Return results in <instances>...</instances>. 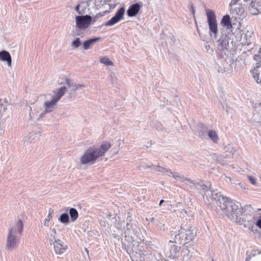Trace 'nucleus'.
Wrapping results in <instances>:
<instances>
[{"label":"nucleus","instance_id":"b1692460","mask_svg":"<svg viewBox=\"0 0 261 261\" xmlns=\"http://www.w3.org/2000/svg\"><path fill=\"white\" fill-rule=\"evenodd\" d=\"M195 234L191 230H188L186 232L185 240L187 243H189L194 240Z\"/></svg>","mask_w":261,"mask_h":261},{"label":"nucleus","instance_id":"37998d69","mask_svg":"<svg viewBox=\"0 0 261 261\" xmlns=\"http://www.w3.org/2000/svg\"><path fill=\"white\" fill-rule=\"evenodd\" d=\"M52 231L53 232V239H55V236H56V230L55 228H53L52 229Z\"/></svg>","mask_w":261,"mask_h":261},{"label":"nucleus","instance_id":"4be33fe9","mask_svg":"<svg viewBox=\"0 0 261 261\" xmlns=\"http://www.w3.org/2000/svg\"><path fill=\"white\" fill-rule=\"evenodd\" d=\"M66 91L67 88L66 87H61L58 89V91L56 94L53 97L58 101L59 99L64 95Z\"/></svg>","mask_w":261,"mask_h":261},{"label":"nucleus","instance_id":"de8ad7c7","mask_svg":"<svg viewBox=\"0 0 261 261\" xmlns=\"http://www.w3.org/2000/svg\"><path fill=\"white\" fill-rule=\"evenodd\" d=\"M203 199L205 200L206 198L207 200L208 201V199H207V196L206 195H203Z\"/></svg>","mask_w":261,"mask_h":261},{"label":"nucleus","instance_id":"603ef678","mask_svg":"<svg viewBox=\"0 0 261 261\" xmlns=\"http://www.w3.org/2000/svg\"><path fill=\"white\" fill-rule=\"evenodd\" d=\"M243 1L244 2H246V3H247L248 2H250L251 1V0H243Z\"/></svg>","mask_w":261,"mask_h":261},{"label":"nucleus","instance_id":"412c9836","mask_svg":"<svg viewBox=\"0 0 261 261\" xmlns=\"http://www.w3.org/2000/svg\"><path fill=\"white\" fill-rule=\"evenodd\" d=\"M236 40L237 41H240L241 44H247L248 45L251 43L250 38H247L246 34L244 33L240 34V38L239 37H236Z\"/></svg>","mask_w":261,"mask_h":261},{"label":"nucleus","instance_id":"5fc2aeb1","mask_svg":"<svg viewBox=\"0 0 261 261\" xmlns=\"http://www.w3.org/2000/svg\"><path fill=\"white\" fill-rule=\"evenodd\" d=\"M245 207H251V205H246Z\"/></svg>","mask_w":261,"mask_h":261},{"label":"nucleus","instance_id":"f3484780","mask_svg":"<svg viewBox=\"0 0 261 261\" xmlns=\"http://www.w3.org/2000/svg\"><path fill=\"white\" fill-rule=\"evenodd\" d=\"M101 40L100 37H94L85 41L83 43V48L85 50L90 49L97 41Z\"/></svg>","mask_w":261,"mask_h":261},{"label":"nucleus","instance_id":"13d9d810","mask_svg":"<svg viewBox=\"0 0 261 261\" xmlns=\"http://www.w3.org/2000/svg\"><path fill=\"white\" fill-rule=\"evenodd\" d=\"M103 15V14H100V16H102Z\"/></svg>","mask_w":261,"mask_h":261},{"label":"nucleus","instance_id":"f257e3e1","mask_svg":"<svg viewBox=\"0 0 261 261\" xmlns=\"http://www.w3.org/2000/svg\"><path fill=\"white\" fill-rule=\"evenodd\" d=\"M211 195L212 200L220 201L222 199L223 202L222 205H220V207L229 219L240 224L243 223L244 220L240 216L245 212L244 208L234 202L225 200L220 193L213 191Z\"/></svg>","mask_w":261,"mask_h":261},{"label":"nucleus","instance_id":"09e8293b","mask_svg":"<svg viewBox=\"0 0 261 261\" xmlns=\"http://www.w3.org/2000/svg\"><path fill=\"white\" fill-rule=\"evenodd\" d=\"M164 202V200L162 199L161 200L160 202V203H159V205L161 206L162 205V204Z\"/></svg>","mask_w":261,"mask_h":261},{"label":"nucleus","instance_id":"393cba45","mask_svg":"<svg viewBox=\"0 0 261 261\" xmlns=\"http://www.w3.org/2000/svg\"><path fill=\"white\" fill-rule=\"evenodd\" d=\"M59 221L62 223L67 224L69 222V218L67 214H62L58 219Z\"/></svg>","mask_w":261,"mask_h":261},{"label":"nucleus","instance_id":"e433bc0d","mask_svg":"<svg viewBox=\"0 0 261 261\" xmlns=\"http://www.w3.org/2000/svg\"><path fill=\"white\" fill-rule=\"evenodd\" d=\"M71 91L73 92H75L76 91H77L78 90L77 87V84L74 83H73V84H72V86H71Z\"/></svg>","mask_w":261,"mask_h":261},{"label":"nucleus","instance_id":"2eb2a0df","mask_svg":"<svg viewBox=\"0 0 261 261\" xmlns=\"http://www.w3.org/2000/svg\"><path fill=\"white\" fill-rule=\"evenodd\" d=\"M197 134L201 138H206L207 134L210 130L208 126L203 123H199L197 127Z\"/></svg>","mask_w":261,"mask_h":261},{"label":"nucleus","instance_id":"0eeeda50","mask_svg":"<svg viewBox=\"0 0 261 261\" xmlns=\"http://www.w3.org/2000/svg\"><path fill=\"white\" fill-rule=\"evenodd\" d=\"M91 21V16L88 14L79 15L75 17L76 26L81 30L87 29L90 25Z\"/></svg>","mask_w":261,"mask_h":261},{"label":"nucleus","instance_id":"7c9ffc66","mask_svg":"<svg viewBox=\"0 0 261 261\" xmlns=\"http://www.w3.org/2000/svg\"><path fill=\"white\" fill-rule=\"evenodd\" d=\"M81 45V40L79 38H76V39L74 40L71 43V45L74 48H79Z\"/></svg>","mask_w":261,"mask_h":261},{"label":"nucleus","instance_id":"20e7f679","mask_svg":"<svg viewBox=\"0 0 261 261\" xmlns=\"http://www.w3.org/2000/svg\"><path fill=\"white\" fill-rule=\"evenodd\" d=\"M231 30L227 34H222L220 37L217 40V48L220 51L228 50L230 48V44H232L233 42V37L234 34Z\"/></svg>","mask_w":261,"mask_h":261},{"label":"nucleus","instance_id":"6e6552de","mask_svg":"<svg viewBox=\"0 0 261 261\" xmlns=\"http://www.w3.org/2000/svg\"><path fill=\"white\" fill-rule=\"evenodd\" d=\"M125 12L124 7L120 8L116 12L115 15L111 18L110 20L105 23V26H112L123 18Z\"/></svg>","mask_w":261,"mask_h":261},{"label":"nucleus","instance_id":"a18cd8bd","mask_svg":"<svg viewBox=\"0 0 261 261\" xmlns=\"http://www.w3.org/2000/svg\"><path fill=\"white\" fill-rule=\"evenodd\" d=\"M248 179H256V177L252 176V175H248Z\"/></svg>","mask_w":261,"mask_h":261},{"label":"nucleus","instance_id":"9b49d317","mask_svg":"<svg viewBox=\"0 0 261 261\" xmlns=\"http://www.w3.org/2000/svg\"><path fill=\"white\" fill-rule=\"evenodd\" d=\"M252 121L261 125V103H255L253 106V111L252 117Z\"/></svg>","mask_w":261,"mask_h":261},{"label":"nucleus","instance_id":"cd10ccee","mask_svg":"<svg viewBox=\"0 0 261 261\" xmlns=\"http://www.w3.org/2000/svg\"><path fill=\"white\" fill-rule=\"evenodd\" d=\"M39 135H37L36 133H30L27 137H26V141L27 142H31L32 141L36 139L37 136Z\"/></svg>","mask_w":261,"mask_h":261},{"label":"nucleus","instance_id":"c85d7f7f","mask_svg":"<svg viewBox=\"0 0 261 261\" xmlns=\"http://www.w3.org/2000/svg\"><path fill=\"white\" fill-rule=\"evenodd\" d=\"M100 62L106 66H112L113 65V62L110 60V59L106 57L101 58L100 59Z\"/></svg>","mask_w":261,"mask_h":261},{"label":"nucleus","instance_id":"4c0bfd02","mask_svg":"<svg viewBox=\"0 0 261 261\" xmlns=\"http://www.w3.org/2000/svg\"><path fill=\"white\" fill-rule=\"evenodd\" d=\"M50 221V218H46L44 220L43 224L44 226H49V223Z\"/></svg>","mask_w":261,"mask_h":261},{"label":"nucleus","instance_id":"5701e85b","mask_svg":"<svg viewBox=\"0 0 261 261\" xmlns=\"http://www.w3.org/2000/svg\"><path fill=\"white\" fill-rule=\"evenodd\" d=\"M69 215L72 222H74L79 217V213L77 210L74 208H71L69 209Z\"/></svg>","mask_w":261,"mask_h":261},{"label":"nucleus","instance_id":"2f4dec72","mask_svg":"<svg viewBox=\"0 0 261 261\" xmlns=\"http://www.w3.org/2000/svg\"><path fill=\"white\" fill-rule=\"evenodd\" d=\"M253 59L254 60L257 61L255 68H259L261 65V57H260L259 55H255L253 56Z\"/></svg>","mask_w":261,"mask_h":261},{"label":"nucleus","instance_id":"9d476101","mask_svg":"<svg viewBox=\"0 0 261 261\" xmlns=\"http://www.w3.org/2000/svg\"><path fill=\"white\" fill-rule=\"evenodd\" d=\"M53 244L54 251L57 255L63 254L68 249L67 245L65 244L64 242L60 239L55 240Z\"/></svg>","mask_w":261,"mask_h":261},{"label":"nucleus","instance_id":"bf43d9fd","mask_svg":"<svg viewBox=\"0 0 261 261\" xmlns=\"http://www.w3.org/2000/svg\"><path fill=\"white\" fill-rule=\"evenodd\" d=\"M237 29H239V25L237 26Z\"/></svg>","mask_w":261,"mask_h":261},{"label":"nucleus","instance_id":"c9c22d12","mask_svg":"<svg viewBox=\"0 0 261 261\" xmlns=\"http://www.w3.org/2000/svg\"><path fill=\"white\" fill-rule=\"evenodd\" d=\"M65 84L67 85L68 88H71L72 86V84H73V82H72L70 79L66 78Z\"/></svg>","mask_w":261,"mask_h":261},{"label":"nucleus","instance_id":"423d86ee","mask_svg":"<svg viewBox=\"0 0 261 261\" xmlns=\"http://www.w3.org/2000/svg\"><path fill=\"white\" fill-rule=\"evenodd\" d=\"M141 167L144 169L150 168L155 171H158L163 173H167L170 177H173L175 179L177 178L182 179L184 178V175H181V174L177 172H172L171 170L169 169L165 168L163 167L160 166L159 165L155 166L151 164V166H149L147 164H143L141 166Z\"/></svg>","mask_w":261,"mask_h":261},{"label":"nucleus","instance_id":"473e14b6","mask_svg":"<svg viewBox=\"0 0 261 261\" xmlns=\"http://www.w3.org/2000/svg\"><path fill=\"white\" fill-rule=\"evenodd\" d=\"M204 48L205 51L210 54H212L214 51L213 48L207 41H206L204 44Z\"/></svg>","mask_w":261,"mask_h":261},{"label":"nucleus","instance_id":"4d7b16f0","mask_svg":"<svg viewBox=\"0 0 261 261\" xmlns=\"http://www.w3.org/2000/svg\"><path fill=\"white\" fill-rule=\"evenodd\" d=\"M258 212H261V208H259V209H258Z\"/></svg>","mask_w":261,"mask_h":261},{"label":"nucleus","instance_id":"39448f33","mask_svg":"<svg viewBox=\"0 0 261 261\" xmlns=\"http://www.w3.org/2000/svg\"><path fill=\"white\" fill-rule=\"evenodd\" d=\"M207 23L210 29L211 36L216 39L218 33V29L216 20V16L214 12L210 9L206 10Z\"/></svg>","mask_w":261,"mask_h":261},{"label":"nucleus","instance_id":"bb28decb","mask_svg":"<svg viewBox=\"0 0 261 261\" xmlns=\"http://www.w3.org/2000/svg\"><path fill=\"white\" fill-rule=\"evenodd\" d=\"M210 186L209 182H206V184H204L201 181V183L198 185V187H197V188L199 190L206 191L210 188Z\"/></svg>","mask_w":261,"mask_h":261},{"label":"nucleus","instance_id":"f8f14e48","mask_svg":"<svg viewBox=\"0 0 261 261\" xmlns=\"http://www.w3.org/2000/svg\"><path fill=\"white\" fill-rule=\"evenodd\" d=\"M230 13L234 15V19H241L244 17V10L242 7L238 6L234 7L233 6H230Z\"/></svg>","mask_w":261,"mask_h":261},{"label":"nucleus","instance_id":"dca6fc26","mask_svg":"<svg viewBox=\"0 0 261 261\" xmlns=\"http://www.w3.org/2000/svg\"><path fill=\"white\" fill-rule=\"evenodd\" d=\"M58 101L53 97L50 101H46L44 102V113H49L53 111L55 106Z\"/></svg>","mask_w":261,"mask_h":261},{"label":"nucleus","instance_id":"c03bdc74","mask_svg":"<svg viewBox=\"0 0 261 261\" xmlns=\"http://www.w3.org/2000/svg\"><path fill=\"white\" fill-rule=\"evenodd\" d=\"M77 87L78 90L80 88L85 87V85H84L83 84H77Z\"/></svg>","mask_w":261,"mask_h":261},{"label":"nucleus","instance_id":"58836bf2","mask_svg":"<svg viewBox=\"0 0 261 261\" xmlns=\"http://www.w3.org/2000/svg\"><path fill=\"white\" fill-rule=\"evenodd\" d=\"M190 10H191V13H192V14L193 15H195V9H194V6H193V5L192 4H191V5H190Z\"/></svg>","mask_w":261,"mask_h":261},{"label":"nucleus","instance_id":"a211bd4d","mask_svg":"<svg viewBox=\"0 0 261 261\" xmlns=\"http://www.w3.org/2000/svg\"><path fill=\"white\" fill-rule=\"evenodd\" d=\"M0 60L7 62L9 66L11 65V57L10 53L6 50L0 51Z\"/></svg>","mask_w":261,"mask_h":261},{"label":"nucleus","instance_id":"f704fd0d","mask_svg":"<svg viewBox=\"0 0 261 261\" xmlns=\"http://www.w3.org/2000/svg\"><path fill=\"white\" fill-rule=\"evenodd\" d=\"M226 151H229V154H226L224 156H229L230 155H233V154L234 153V149L232 147H231L230 146H227L226 148H225Z\"/></svg>","mask_w":261,"mask_h":261},{"label":"nucleus","instance_id":"ea45409f","mask_svg":"<svg viewBox=\"0 0 261 261\" xmlns=\"http://www.w3.org/2000/svg\"><path fill=\"white\" fill-rule=\"evenodd\" d=\"M74 10L79 14H80V8L79 6V4H77L75 7H74Z\"/></svg>","mask_w":261,"mask_h":261},{"label":"nucleus","instance_id":"ddd939ff","mask_svg":"<svg viewBox=\"0 0 261 261\" xmlns=\"http://www.w3.org/2000/svg\"><path fill=\"white\" fill-rule=\"evenodd\" d=\"M141 9V5L138 3L131 5L127 10V14L129 17L135 16Z\"/></svg>","mask_w":261,"mask_h":261},{"label":"nucleus","instance_id":"49530a36","mask_svg":"<svg viewBox=\"0 0 261 261\" xmlns=\"http://www.w3.org/2000/svg\"><path fill=\"white\" fill-rule=\"evenodd\" d=\"M250 182L252 185H255L256 182V180H250Z\"/></svg>","mask_w":261,"mask_h":261},{"label":"nucleus","instance_id":"1a4fd4ad","mask_svg":"<svg viewBox=\"0 0 261 261\" xmlns=\"http://www.w3.org/2000/svg\"><path fill=\"white\" fill-rule=\"evenodd\" d=\"M248 9L251 14L253 15H257L261 11V3L257 0H251L249 3Z\"/></svg>","mask_w":261,"mask_h":261},{"label":"nucleus","instance_id":"6e6d98bb","mask_svg":"<svg viewBox=\"0 0 261 261\" xmlns=\"http://www.w3.org/2000/svg\"><path fill=\"white\" fill-rule=\"evenodd\" d=\"M261 219V214H260V216H259V219Z\"/></svg>","mask_w":261,"mask_h":261},{"label":"nucleus","instance_id":"a19ab883","mask_svg":"<svg viewBox=\"0 0 261 261\" xmlns=\"http://www.w3.org/2000/svg\"><path fill=\"white\" fill-rule=\"evenodd\" d=\"M239 0H231L230 4H229V6H234L236 5L237 3L239 1Z\"/></svg>","mask_w":261,"mask_h":261},{"label":"nucleus","instance_id":"72a5a7b5","mask_svg":"<svg viewBox=\"0 0 261 261\" xmlns=\"http://www.w3.org/2000/svg\"><path fill=\"white\" fill-rule=\"evenodd\" d=\"M95 7L98 9L99 8H100L101 6H103L105 4H106V0H95Z\"/></svg>","mask_w":261,"mask_h":261},{"label":"nucleus","instance_id":"a878e982","mask_svg":"<svg viewBox=\"0 0 261 261\" xmlns=\"http://www.w3.org/2000/svg\"><path fill=\"white\" fill-rule=\"evenodd\" d=\"M252 73L253 74V76L257 83H260L261 82V78L259 76V72L257 68H255L252 71Z\"/></svg>","mask_w":261,"mask_h":261},{"label":"nucleus","instance_id":"052dcab7","mask_svg":"<svg viewBox=\"0 0 261 261\" xmlns=\"http://www.w3.org/2000/svg\"><path fill=\"white\" fill-rule=\"evenodd\" d=\"M241 186V188H242V189L243 188V187L242 186V185H241V186Z\"/></svg>","mask_w":261,"mask_h":261},{"label":"nucleus","instance_id":"8fccbe9b","mask_svg":"<svg viewBox=\"0 0 261 261\" xmlns=\"http://www.w3.org/2000/svg\"><path fill=\"white\" fill-rule=\"evenodd\" d=\"M27 108H28V109L30 111H32V108L30 106H27Z\"/></svg>","mask_w":261,"mask_h":261},{"label":"nucleus","instance_id":"c756f323","mask_svg":"<svg viewBox=\"0 0 261 261\" xmlns=\"http://www.w3.org/2000/svg\"><path fill=\"white\" fill-rule=\"evenodd\" d=\"M170 252H171V255L173 258L176 257L179 252L177 246L175 245L172 246L170 247Z\"/></svg>","mask_w":261,"mask_h":261},{"label":"nucleus","instance_id":"4468645a","mask_svg":"<svg viewBox=\"0 0 261 261\" xmlns=\"http://www.w3.org/2000/svg\"><path fill=\"white\" fill-rule=\"evenodd\" d=\"M221 24L223 27H226L228 30L235 28L236 24L232 23L229 15L223 16L222 18Z\"/></svg>","mask_w":261,"mask_h":261},{"label":"nucleus","instance_id":"3c124183","mask_svg":"<svg viewBox=\"0 0 261 261\" xmlns=\"http://www.w3.org/2000/svg\"><path fill=\"white\" fill-rule=\"evenodd\" d=\"M197 32H198V34H199V37L201 38L202 37H201V33H200V32H199V30H198V31H197Z\"/></svg>","mask_w":261,"mask_h":261},{"label":"nucleus","instance_id":"6ab92c4d","mask_svg":"<svg viewBox=\"0 0 261 261\" xmlns=\"http://www.w3.org/2000/svg\"><path fill=\"white\" fill-rule=\"evenodd\" d=\"M79 4L80 8V14L83 15L89 12V0L82 1Z\"/></svg>","mask_w":261,"mask_h":261},{"label":"nucleus","instance_id":"79ce46f5","mask_svg":"<svg viewBox=\"0 0 261 261\" xmlns=\"http://www.w3.org/2000/svg\"><path fill=\"white\" fill-rule=\"evenodd\" d=\"M256 225L261 229V219H258L256 222Z\"/></svg>","mask_w":261,"mask_h":261},{"label":"nucleus","instance_id":"f03ea898","mask_svg":"<svg viewBox=\"0 0 261 261\" xmlns=\"http://www.w3.org/2000/svg\"><path fill=\"white\" fill-rule=\"evenodd\" d=\"M111 146L110 143L105 142L100 145L99 148L95 147L89 148L80 159L81 164L86 165L90 163H94L98 158L103 156Z\"/></svg>","mask_w":261,"mask_h":261},{"label":"nucleus","instance_id":"aec40b11","mask_svg":"<svg viewBox=\"0 0 261 261\" xmlns=\"http://www.w3.org/2000/svg\"><path fill=\"white\" fill-rule=\"evenodd\" d=\"M207 137L214 143H217L219 140V136L215 130L210 129L207 134Z\"/></svg>","mask_w":261,"mask_h":261},{"label":"nucleus","instance_id":"7ed1b4c3","mask_svg":"<svg viewBox=\"0 0 261 261\" xmlns=\"http://www.w3.org/2000/svg\"><path fill=\"white\" fill-rule=\"evenodd\" d=\"M23 228L22 221L19 219L16 222V225L11 227L9 231L6 248L8 249H13L17 247L19 244V240L17 239L16 234H21Z\"/></svg>","mask_w":261,"mask_h":261},{"label":"nucleus","instance_id":"864d4df0","mask_svg":"<svg viewBox=\"0 0 261 261\" xmlns=\"http://www.w3.org/2000/svg\"><path fill=\"white\" fill-rule=\"evenodd\" d=\"M29 116H30V119H32V115H31V112H30Z\"/></svg>","mask_w":261,"mask_h":261}]
</instances>
